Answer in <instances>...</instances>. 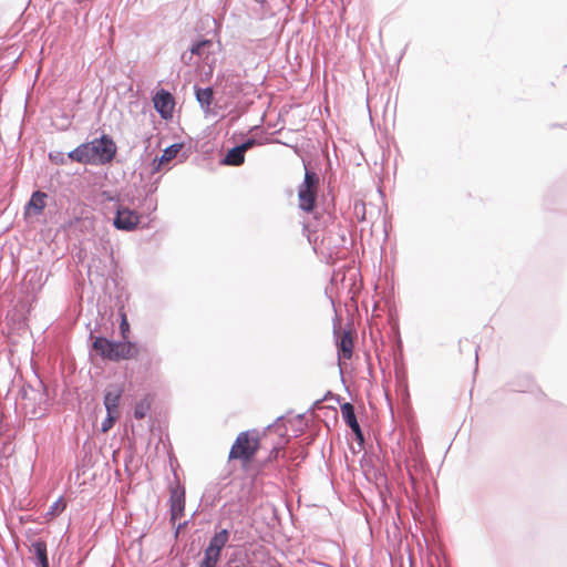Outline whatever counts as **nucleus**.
I'll list each match as a JSON object with an SVG mask.
<instances>
[{
    "label": "nucleus",
    "mask_w": 567,
    "mask_h": 567,
    "mask_svg": "<svg viewBox=\"0 0 567 567\" xmlns=\"http://www.w3.org/2000/svg\"><path fill=\"white\" fill-rule=\"evenodd\" d=\"M151 409V400L148 398H144L140 402L135 404L134 408V417L137 420H142L146 416L147 412Z\"/></svg>",
    "instance_id": "19"
},
{
    "label": "nucleus",
    "mask_w": 567,
    "mask_h": 567,
    "mask_svg": "<svg viewBox=\"0 0 567 567\" xmlns=\"http://www.w3.org/2000/svg\"><path fill=\"white\" fill-rule=\"evenodd\" d=\"M256 141L254 138H249L240 145H237L243 153H246L250 147L255 145Z\"/></svg>",
    "instance_id": "25"
},
{
    "label": "nucleus",
    "mask_w": 567,
    "mask_h": 567,
    "mask_svg": "<svg viewBox=\"0 0 567 567\" xmlns=\"http://www.w3.org/2000/svg\"><path fill=\"white\" fill-rule=\"evenodd\" d=\"M153 103L155 110L161 114L163 118H168L172 116L174 101L171 93L165 90L158 91L153 97Z\"/></svg>",
    "instance_id": "6"
},
{
    "label": "nucleus",
    "mask_w": 567,
    "mask_h": 567,
    "mask_svg": "<svg viewBox=\"0 0 567 567\" xmlns=\"http://www.w3.org/2000/svg\"><path fill=\"white\" fill-rule=\"evenodd\" d=\"M122 391L118 388H112L109 389L104 395V405L106 409V412H117L120 399H121Z\"/></svg>",
    "instance_id": "13"
},
{
    "label": "nucleus",
    "mask_w": 567,
    "mask_h": 567,
    "mask_svg": "<svg viewBox=\"0 0 567 567\" xmlns=\"http://www.w3.org/2000/svg\"><path fill=\"white\" fill-rule=\"evenodd\" d=\"M138 354V347L131 341L114 342L112 360H127L135 358Z\"/></svg>",
    "instance_id": "7"
},
{
    "label": "nucleus",
    "mask_w": 567,
    "mask_h": 567,
    "mask_svg": "<svg viewBox=\"0 0 567 567\" xmlns=\"http://www.w3.org/2000/svg\"><path fill=\"white\" fill-rule=\"evenodd\" d=\"M318 181L315 173L306 171L303 183L298 190L299 207L305 212H311L315 207Z\"/></svg>",
    "instance_id": "4"
},
{
    "label": "nucleus",
    "mask_w": 567,
    "mask_h": 567,
    "mask_svg": "<svg viewBox=\"0 0 567 567\" xmlns=\"http://www.w3.org/2000/svg\"><path fill=\"white\" fill-rule=\"evenodd\" d=\"M352 338L349 333H344L339 343V354L344 359H350L352 355Z\"/></svg>",
    "instance_id": "16"
},
{
    "label": "nucleus",
    "mask_w": 567,
    "mask_h": 567,
    "mask_svg": "<svg viewBox=\"0 0 567 567\" xmlns=\"http://www.w3.org/2000/svg\"><path fill=\"white\" fill-rule=\"evenodd\" d=\"M218 560V558L204 553V558L200 561L199 567H216Z\"/></svg>",
    "instance_id": "24"
},
{
    "label": "nucleus",
    "mask_w": 567,
    "mask_h": 567,
    "mask_svg": "<svg viewBox=\"0 0 567 567\" xmlns=\"http://www.w3.org/2000/svg\"><path fill=\"white\" fill-rule=\"evenodd\" d=\"M185 508V494L184 491L173 489L171 493V515L175 520L181 518Z\"/></svg>",
    "instance_id": "10"
},
{
    "label": "nucleus",
    "mask_w": 567,
    "mask_h": 567,
    "mask_svg": "<svg viewBox=\"0 0 567 567\" xmlns=\"http://www.w3.org/2000/svg\"><path fill=\"white\" fill-rule=\"evenodd\" d=\"M117 414L118 413H115V412H107V415L106 417L104 419V421L102 422V426H101V431L102 432H107L114 424L116 417H117Z\"/></svg>",
    "instance_id": "21"
},
{
    "label": "nucleus",
    "mask_w": 567,
    "mask_h": 567,
    "mask_svg": "<svg viewBox=\"0 0 567 567\" xmlns=\"http://www.w3.org/2000/svg\"><path fill=\"white\" fill-rule=\"evenodd\" d=\"M141 221V215L121 204L116 206V214L113 220V226L118 230L133 231L137 228Z\"/></svg>",
    "instance_id": "5"
},
{
    "label": "nucleus",
    "mask_w": 567,
    "mask_h": 567,
    "mask_svg": "<svg viewBox=\"0 0 567 567\" xmlns=\"http://www.w3.org/2000/svg\"><path fill=\"white\" fill-rule=\"evenodd\" d=\"M30 551L33 555L37 563L40 567H49L48 556H47V545L42 540H35L31 544Z\"/></svg>",
    "instance_id": "12"
},
{
    "label": "nucleus",
    "mask_w": 567,
    "mask_h": 567,
    "mask_svg": "<svg viewBox=\"0 0 567 567\" xmlns=\"http://www.w3.org/2000/svg\"><path fill=\"white\" fill-rule=\"evenodd\" d=\"M196 100L199 103L202 110L207 114L210 110V105L214 99V92L212 87H195Z\"/></svg>",
    "instance_id": "11"
},
{
    "label": "nucleus",
    "mask_w": 567,
    "mask_h": 567,
    "mask_svg": "<svg viewBox=\"0 0 567 567\" xmlns=\"http://www.w3.org/2000/svg\"><path fill=\"white\" fill-rule=\"evenodd\" d=\"M115 153L116 145L113 140L103 135L71 151L69 158L82 164L104 165L112 162Z\"/></svg>",
    "instance_id": "1"
},
{
    "label": "nucleus",
    "mask_w": 567,
    "mask_h": 567,
    "mask_svg": "<svg viewBox=\"0 0 567 567\" xmlns=\"http://www.w3.org/2000/svg\"><path fill=\"white\" fill-rule=\"evenodd\" d=\"M65 508V503L63 502L62 497L56 499L51 506L48 512V516L54 517L58 514L62 513Z\"/></svg>",
    "instance_id": "20"
},
{
    "label": "nucleus",
    "mask_w": 567,
    "mask_h": 567,
    "mask_svg": "<svg viewBox=\"0 0 567 567\" xmlns=\"http://www.w3.org/2000/svg\"><path fill=\"white\" fill-rule=\"evenodd\" d=\"M93 348L106 359L112 360L114 341L105 338L97 337L93 342Z\"/></svg>",
    "instance_id": "14"
},
{
    "label": "nucleus",
    "mask_w": 567,
    "mask_h": 567,
    "mask_svg": "<svg viewBox=\"0 0 567 567\" xmlns=\"http://www.w3.org/2000/svg\"><path fill=\"white\" fill-rule=\"evenodd\" d=\"M259 449V435L256 431H246L238 434L233 444L229 458L240 460L248 463L252 460Z\"/></svg>",
    "instance_id": "2"
},
{
    "label": "nucleus",
    "mask_w": 567,
    "mask_h": 567,
    "mask_svg": "<svg viewBox=\"0 0 567 567\" xmlns=\"http://www.w3.org/2000/svg\"><path fill=\"white\" fill-rule=\"evenodd\" d=\"M44 197L45 194L41 192H35L32 194V197L28 204L29 209H33L35 214H39L44 208Z\"/></svg>",
    "instance_id": "17"
},
{
    "label": "nucleus",
    "mask_w": 567,
    "mask_h": 567,
    "mask_svg": "<svg viewBox=\"0 0 567 567\" xmlns=\"http://www.w3.org/2000/svg\"><path fill=\"white\" fill-rule=\"evenodd\" d=\"M182 146L179 144H173L168 147H166L162 154V156L158 158V166L162 164H166L171 162L173 158L176 157L178 152L181 151Z\"/></svg>",
    "instance_id": "18"
},
{
    "label": "nucleus",
    "mask_w": 567,
    "mask_h": 567,
    "mask_svg": "<svg viewBox=\"0 0 567 567\" xmlns=\"http://www.w3.org/2000/svg\"><path fill=\"white\" fill-rule=\"evenodd\" d=\"M228 540V530L223 529L219 533H216L214 537L210 539L208 547L205 549V554L210 555L219 559L220 551L224 548Z\"/></svg>",
    "instance_id": "9"
},
{
    "label": "nucleus",
    "mask_w": 567,
    "mask_h": 567,
    "mask_svg": "<svg viewBox=\"0 0 567 567\" xmlns=\"http://www.w3.org/2000/svg\"><path fill=\"white\" fill-rule=\"evenodd\" d=\"M120 330H121L122 337L124 339H126L127 338V333L130 332V324H128L126 315L124 312L121 313Z\"/></svg>",
    "instance_id": "23"
},
{
    "label": "nucleus",
    "mask_w": 567,
    "mask_h": 567,
    "mask_svg": "<svg viewBox=\"0 0 567 567\" xmlns=\"http://www.w3.org/2000/svg\"><path fill=\"white\" fill-rule=\"evenodd\" d=\"M341 414H342V417H343L344 422L347 423V425H349V427L355 434L357 439L360 442H363V434H362L361 427L358 423L353 405L350 403L342 404L341 405Z\"/></svg>",
    "instance_id": "8"
},
{
    "label": "nucleus",
    "mask_w": 567,
    "mask_h": 567,
    "mask_svg": "<svg viewBox=\"0 0 567 567\" xmlns=\"http://www.w3.org/2000/svg\"><path fill=\"white\" fill-rule=\"evenodd\" d=\"M245 161V153L238 146L229 150L223 159V163L226 165L238 166L241 165Z\"/></svg>",
    "instance_id": "15"
},
{
    "label": "nucleus",
    "mask_w": 567,
    "mask_h": 567,
    "mask_svg": "<svg viewBox=\"0 0 567 567\" xmlns=\"http://www.w3.org/2000/svg\"><path fill=\"white\" fill-rule=\"evenodd\" d=\"M217 45L210 40H202L190 48L189 53H184L182 59L187 63L197 64L202 62L208 68L206 74L212 75L216 64Z\"/></svg>",
    "instance_id": "3"
},
{
    "label": "nucleus",
    "mask_w": 567,
    "mask_h": 567,
    "mask_svg": "<svg viewBox=\"0 0 567 567\" xmlns=\"http://www.w3.org/2000/svg\"><path fill=\"white\" fill-rule=\"evenodd\" d=\"M353 209H354V214L358 218H360L361 220L364 219V214H365V205L362 200H355L354 202V205H353Z\"/></svg>",
    "instance_id": "22"
}]
</instances>
